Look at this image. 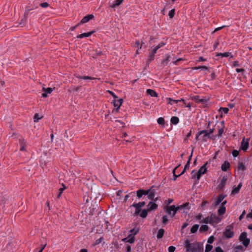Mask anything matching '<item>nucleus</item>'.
Wrapping results in <instances>:
<instances>
[{"mask_svg":"<svg viewBox=\"0 0 252 252\" xmlns=\"http://www.w3.org/2000/svg\"><path fill=\"white\" fill-rule=\"evenodd\" d=\"M184 245L187 252H202L203 250V245L200 243H190L189 241L187 240Z\"/></svg>","mask_w":252,"mask_h":252,"instance_id":"1","label":"nucleus"},{"mask_svg":"<svg viewBox=\"0 0 252 252\" xmlns=\"http://www.w3.org/2000/svg\"><path fill=\"white\" fill-rule=\"evenodd\" d=\"M164 210L166 213L170 217H174L177 211L179 210V207H176L174 205L166 206L164 207Z\"/></svg>","mask_w":252,"mask_h":252,"instance_id":"2","label":"nucleus"},{"mask_svg":"<svg viewBox=\"0 0 252 252\" xmlns=\"http://www.w3.org/2000/svg\"><path fill=\"white\" fill-rule=\"evenodd\" d=\"M208 162H206L203 166H202L198 170L197 172H196L195 170H192L191 172V176L194 177V173L196 174V178L198 180L200 179V177L202 175L204 174L207 172V168L206 165H207Z\"/></svg>","mask_w":252,"mask_h":252,"instance_id":"3","label":"nucleus"},{"mask_svg":"<svg viewBox=\"0 0 252 252\" xmlns=\"http://www.w3.org/2000/svg\"><path fill=\"white\" fill-rule=\"evenodd\" d=\"M239 240L242 242L245 247H247L250 243V239L247 238V233L246 232H243L240 234Z\"/></svg>","mask_w":252,"mask_h":252,"instance_id":"4","label":"nucleus"},{"mask_svg":"<svg viewBox=\"0 0 252 252\" xmlns=\"http://www.w3.org/2000/svg\"><path fill=\"white\" fill-rule=\"evenodd\" d=\"M145 205V202L142 201L138 203H134L131 206L135 208L134 215L137 216L141 211V208L144 206Z\"/></svg>","mask_w":252,"mask_h":252,"instance_id":"5","label":"nucleus"},{"mask_svg":"<svg viewBox=\"0 0 252 252\" xmlns=\"http://www.w3.org/2000/svg\"><path fill=\"white\" fill-rule=\"evenodd\" d=\"M32 9V8H31L29 7H27L26 8L25 11L24 13V18L21 19V22L19 23V26L22 27L25 25L26 21H27L28 16L30 13V12Z\"/></svg>","mask_w":252,"mask_h":252,"instance_id":"6","label":"nucleus"},{"mask_svg":"<svg viewBox=\"0 0 252 252\" xmlns=\"http://www.w3.org/2000/svg\"><path fill=\"white\" fill-rule=\"evenodd\" d=\"M223 235L227 238H232L234 235L233 227L231 226H227L223 232Z\"/></svg>","mask_w":252,"mask_h":252,"instance_id":"7","label":"nucleus"},{"mask_svg":"<svg viewBox=\"0 0 252 252\" xmlns=\"http://www.w3.org/2000/svg\"><path fill=\"white\" fill-rule=\"evenodd\" d=\"M211 224H217L221 221V218L216 214L212 213L210 215Z\"/></svg>","mask_w":252,"mask_h":252,"instance_id":"8","label":"nucleus"},{"mask_svg":"<svg viewBox=\"0 0 252 252\" xmlns=\"http://www.w3.org/2000/svg\"><path fill=\"white\" fill-rule=\"evenodd\" d=\"M19 144L20 146V151H26L27 147V142L22 137L20 136L18 139Z\"/></svg>","mask_w":252,"mask_h":252,"instance_id":"9","label":"nucleus"},{"mask_svg":"<svg viewBox=\"0 0 252 252\" xmlns=\"http://www.w3.org/2000/svg\"><path fill=\"white\" fill-rule=\"evenodd\" d=\"M146 191H148L149 192L148 193V198L151 200H154L155 197L156 191L154 189H153V187H152L148 189H146Z\"/></svg>","mask_w":252,"mask_h":252,"instance_id":"10","label":"nucleus"},{"mask_svg":"<svg viewBox=\"0 0 252 252\" xmlns=\"http://www.w3.org/2000/svg\"><path fill=\"white\" fill-rule=\"evenodd\" d=\"M191 100H194L196 103H204L207 102V99L205 98H200L199 95H194L191 97Z\"/></svg>","mask_w":252,"mask_h":252,"instance_id":"11","label":"nucleus"},{"mask_svg":"<svg viewBox=\"0 0 252 252\" xmlns=\"http://www.w3.org/2000/svg\"><path fill=\"white\" fill-rule=\"evenodd\" d=\"M225 197H226V195H224L221 194H219L218 196V197L216 198V199L215 200V201H214V202L213 204V205L214 206H217L219 205Z\"/></svg>","mask_w":252,"mask_h":252,"instance_id":"12","label":"nucleus"},{"mask_svg":"<svg viewBox=\"0 0 252 252\" xmlns=\"http://www.w3.org/2000/svg\"><path fill=\"white\" fill-rule=\"evenodd\" d=\"M227 180V178L225 176H223L222 178L220 183L218 186V189L219 190H221L223 189L224 186H225Z\"/></svg>","mask_w":252,"mask_h":252,"instance_id":"13","label":"nucleus"},{"mask_svg":"<svg viewBox=\"0 0 252 252\" xmlns=\"http://www.w3.org/2000/svg\"><path fill=\"white\" fill-rule=\"evenodd\" d=\"M249 139H247V141H245V138H244L241 142V149L244 151H246L249 147Z\"/></svg>","mask_w":252,"mask_h":252,"instance_id":"14","label":"nucleus"},{"mask_svg":"<svg viewBox=\"0 0 252 252\" xmlns=\"http://www.w3.org/2000/svg\"><path fill=\"white\" fill-rule=\"evenodd\" d=\"M149 192L146 190L140 189L136 191L137 196L138 199H140L143 195H146Z\"/></svg>","mask_w":252,"mask_h":252,"instance_id":"15","label":"nucleus"},{"mask_svg":"<svg viewBox=\"0 0 252 252\" xmlns=\"http://www.w3.org/2000/svg\"><path fill=\"white\" fill-rule=\"evenodd\" d=\"M94 15L92 14L87 15L84 17L81 21L80 22L79 24H85L88 22H89L91 19H93L94 18Z\"/></svg>","mask_w":252,"mask_h":252,"instance_id":"16","label":"nucleus"},{"mask_svg":"<svg viewBox=\"0 0 252 252\" xmlns=\"http://www.w3.org/2000/svg\"><path fill=\"white\" fill-rule=\"evenodd\" d=\"M123 102V99L122 98H119V99L114 100L113 105L115 107L117 108V110H118L120 108Z\"/></svg>","mask_w":252,"mask_h":252,"instance_id":"17","label":"nucleus"},{"mask_svg":"<svg viewBox=\"0 0 252 252\" xmlns=\"http://www.w3.org/2000/svg\"><path fill=\"white\" fill-rule=\"evenodd\" d=\"M147 210L148 211H151L152 210H155L157 208H158V205L152 202V201H150L148 205H147Z\"/></svg>","mask_w":252,"mask_h":252,"instance_id":"18","label":"nucleus"},{"mask_svg":"<svg viewBox=\"0 0 252 252\" xmlns=\"http://www.w3.org/2000/svg\"><path fill=\"white\" fill-rule=\"evenodd\" d=\"M94 32L92 31L91 32H85L83 33H81L77 36L76 38H83L84 37H87L90 36Z\"/></svg>","mask_w":252,"mask_h":252,"instance_id":"19","label":"nucleus"},{"mask_svg":"<svg viewBox=\"0 0 252 252\" xmlns=\"http://www.w3.org/2000/svg\"><path fill=\"white\" fill-rule=\"evenodd\" d=\"M124 1V0H115L113 2L110 4V6L111 8H115L119 5H120Z\"/></svg>","mask_w":252,"mask_h":252,"instance_id":"20","label":"nucleus"},{"mask_svg":"<svg viewBox=\"0 0 252 252\" xmlns=\"http://www.w3.org/2000/svg\"><path fill=\"white\" fill-rule=\"evenodd\" d=\"M167 99L168 100V103L171 105H173V103H171V101H174L176 103H178L179 102H183L185 104H186L185 100L183 98L179 100H175L171 98H167Z\"/></svg>","mask_w":252,"mask_h":252,"instance_id":"21","label":"nucleus"},{"mask_svg":"<svg viewBox=\"0 0 252 252\" xmlns=\"http://www.w3.org/2000/svg\"><path fill=\"white\" fill-rule=\"evenodd\" d=\"M146 93L148 94L151 95L152 97H158V94L157 92L152 89H147L146 91Z\"/></svg>","mask_w":252,"mask_h":252,"instance_id":"22","label":"nucleus"},{"mask_svg":"<svg viewBox=\"0 0 252 252\" xmlns=\"http://www.w3.org/2000/svg\"><path fill=\"white\" fill-rule=\"evenodd\" d=\"M230 167V163L228 161H224L221 165V168L223 171H226Z\"/></svg>","mask_w":252,"mask_h":252,"instance_id":"23","label":"nucleus"},{"mask_svg":"<svg viewBox=\"0 0 252 252\" xmlns=\"http://www.w3.org/2000/svg\"><path fill=\"white\" fill-rule=\"evenodd\" d=\"M241 187H242V183H240L237 187H235L233 188V189L231 191V194H235L238 193L240 191V189Z\"/></svg>","mask_w":252,"mask_h":252,"instance_id":"24","label":"nucleus"},{"mask_svg":"<svg viewBox=\"0 0 252 252\" xmlns=\"http://www.w3.org/2000/svg\"><path fill=\"white\" fill-rule=\"evenodd\" d=\"M217 56H221V57H230L231 58H232L233 56L231 55V53L229 52H224V53H218L217 55Z\"/></svg>","mask_w":252,"mask_h":252,"instance_id":"25","label":"nucleus"},{"mask_svg":"<svg viewBox=\"0 0 252 252\" xmlns=\"http://www.w3.org/2000/svg\"><path fill=\"white\" fill-rule=\"evenodd\" d=\"M170 122L171 124L176 125L179 122V119L176 116H173L171 118Z\"/></svg>","mask_w":252,"mask_h":252,"instance_id":"26","label":"nucleus"},{"mask_svg":"<svg viewBox=\"0 0 252 252\" xmlns=\"http://www.w3.org/2000/svg\"><path fill=\"white\" fill-rule=\"evenodd\" d=\"M164 230L163 229H162V228L159 229L158 230V234L157 235V238L161 239V238H162L163 236V235H164Z\"/></svg>","mask_w":252,"mask_h":252,"instance_id":"27","label":"nucleus"},{"mask_svg":"<svg viewBox=\"0 0 252 252\" xmlns=\"http://www.w3.org/2000/svg\"><path fill=\"white\" fill-rule=\"evenodd\" d=\"M226 211V208L225 206H220L218 209V212L220 215H222L225 214Z\"/></svg>","mask_w":252,"mask_h":252,"instance_id":"28","label":"nucleus"},{"mask_svg":"<svg viewBox=\"0 0 252 252\" xmlns=\"http://www.w3.org/2000/svg\"><path fill=\"white\" fill-rule=\"evenodd\" d=\"M148 210H147L146 209H143L142 210L140 213L139 214V216L142 218H146L147 216V215H148Z\"/></svg>","mask_w":252,"mask_h":252,"instance_id":"29","label":"nucleus"},{"mask_svg":"<svg viewBox=\"0 0 252 252\" xmlns=\"http://www.w3.org/2000/svg\"><path fill=\"white\" fill-rule=\"evenodd\" d=\"M202 134H204V136H209V133H207L206 130H203L199 131L196 134V138L197 139L198 136Z\"/></svg>","mask_w":252,"mask_h":252,"instance_id":"30","label":"nucleus"},{"mask_svg":"<svg viewBox=\"0 0 252 252\" xmlns=\"http://www.w3.org/2000/svg\"><path fill=\"white\" fill-rule=\"evenodd\" d=\"M221 126H222V127L221 128H220L219 130V132H218V136L219 137H220L221 136L222 133H223L224 132V129H223V127H224V121H222L221 122Z\"/></svg>","mask_w":252,"mask_h":252,"instance_id":"31","label":"nucleus"},{"mask_svg":"<svg viewBox=\"0 0 252 252\" xmlns=\"http://www.w3.org/2000/svg\"><path fill=\"white\" fill-rule=\"evenodd\" d=\"M238 168L239 170L244 171L246 169L245 165L242 162H239L238 163Z\"/></svg>","mask_w":252,"mask_h":252,"instance_id":"32","label":"nucleus"},{"mask_svg":"<svg viewBox=\"0 0 252 252\" xmlns=\"http://www.w3.org/2000/svg\"><path fill=\"white\" fill-rule=\"evenodd\" d=\"M199 228V225L198 224H194L193 225L192 227L190 229V232L191 233H195L198 229Z\"/></svg>","mask_w":252,"mask_h":252,"instance_id":"33","label":"nucleus"},{"mask_svg":"<svg viewBox=\"0 0 252 252\" xmlns=\"http://www.w3.org/2000/svg\"><path fill=\"white\" fill-rule=\"evenodd\" d=\"M201 222L206 224L209 223L211 224V216H210L206 217L201 221Z\"/></svg>","mask_w":252,"mask_h":252,"instance_id":"34","label":"nucleus"},{"mask_svg":"<svg viewBox=\"0 0 252 252\" xmlns=\"http://www.w3.org/2000/svg\"><path fill=\"white\" fill-rule=\"evenodd\" d=\"M208 229H209V227H208V225H202L200 227L199 231L200 232H203L207 231H208Z\"/></svg>","mask_w":252,"mask_h":252,"instance_id":"35","label":"nucleus"},{"mask_svg":"<svg viewBox=\"0 0 252 252\" xmlns=\"http://www.w3.org/2000/svg\"><path fill=\"white\" fill-rule=\"evenodd\" d=\"M178 167H179V166H178L176 167L175 168V169H174L173 170V177H174V178H173V180H174V181H175V180L177 179V178L178 177H180V176H181V174H179V175H177L176 174V173H175V172H176V170L177 169V168H178Z\"/></svg>","mask_w":252,"mask_h":252,"instance_id":"36","label":"nucleus"},{"mask_svg":"<svg viewBox=\"0 0 252 252\" xmlns=\"http://www.w3.org/2000/svg\"><path fill=\"white\" fill-rule=\"evenodd\" d=\"M157 122L160 125H164L165 124V120L162 117L158 118Z\"/></svg>","mask_w":252,"mask_h":252,"instance_id":"37","label":"nucleus"},{"mask_svg":"<svg viewBox=\"0 0 252 252\" xmlns=\"http://www.w3.org/2000/svg\"><path fill=\"white\" fill-rule=\"evenodd\" d=\"M193 69H194V70L202 69V70H206L208 69V67L206 66H195V67H193Z\"/></svg>","mask_w":252,"mask_h":252,"instance_id":"38","label":"nucleus"},{"mask_svg":"<svg viewBox=\"0 0 252 252\" xmlns=\"http://www.w3.org/2000/svg\"><path fill=\"white\" fill-rule=\"evenodd\" d=\"M175 13V9H172L171 10H170L169 12V13H168V15L169 16V18L170 19L173 18L174 17V16Z\"/></svg>","mask_w":252,"mask_h":252,"instance_id":"39","label":"nucleus"},{"mask_svg":"<svg viewBox=\"0 0 252 252\" xmlns=\"http://www.w3.org/2000/svg\"><path fill=\"white\" fill-rule=\"evenodd\" d=\"M213 249V246L210 244H207L205 247V252H210Z\"/></svg>","mask_w":252,"mask_h":252,"instance_id":"40","label":"nucleus"},{"mask_svg":"<svg viewBox=\"0 0 252 252\" xmlns=\"http://www.w3.org/2000/svg\"><path fill=\"white\" fill-rule=\"evenodd\" d=\"M43 91L44 92H45V93H46L47 94H50L52 93V92H53V89L52 88H48L47 89L45 88H43L42 89Z\"/></svg>","mask_w":252,"mask_h":252,"instance_id":"41","label":"nucleus"},{"mask_svg":"<svg viewBox=\"0 0 252 252\" xmlns=\"http://www.w3.org/2000/svg\"><path fill=\"white\" fill-rule=\"evenodd\" d=\"M130 234H133V236L136 235L139 232L138 229L133 228L130 230Z\"/></svg>","mask_w":252,"mask_h":252,"instance_id":"42","label":"nucleus"},{"mask_svg":"<svg viewBox=\"0 0 252 252\" xmlns=\"http://www.w3.org/2000/svg\"><path fill=\"white\" fill-rule=\"evenodd\" d=\"M155 54H152L151 52H150L149 56H148V61L151 62L152 61H153L155 58Z\"/></svg>","mask_w":252,"mask_h":252,"instance_id":"43","label":"nucleus"},{"mask_svg":"<svg viewBox=\"0 0 252 252\" xmlns=\"http://www.w3.org/2000/svg\"><path fill=\"white\" fill-rule=\"evenodd\" d=\"M234 248L235 250L242 251L243 252L245 251L243 246H242V245H237L236 246H234Z\"/></svg>","mask_w":252,"mask_h":252,"instance_id":"44","label":"nucleus"},{"mask_svg":"<svg viewBox=\"0 0 252 252\" xmlns=\"http://www.w3.org/2000/svg\"><path fill=\"white\" fill-rule=\"evenodd\" d=\"M42 118V117H39L38 114L36 113L34 116V122H37L40 119Z\"/></svg>","mask_w":252,"mask_h":252,"instance_id":"45","label":"nucleus"},{"mask_svg":"<svg viewBox=\"0 0 252 252\" xmlns=\"http://www.w3.org/2000/svg\"><path fill=\"white\" fill-rule=\"evenodd\" d=\"M135 241V237L134 236H131L129 238H128L127 242L130 244H132Z\"/></svg>","mask_w":252,"mask_h":252,"instance_id":"46","label":"nucleus"},{"mask_svg":"<svg viewBox=\"0 0 252 252\" xmlns=\"http://www.w3.org/2000/svg\"><path fill=\"white\" fill-rule=\"evenodd\" d=\"M168 221L166 216H163L162 218V222L163 224H166Z\"/></svg>","mask_w":252,"mask_h":252,"instance_id":"47","label":"nucleus"},{"mask_svg":"<svg viewBox=\"0 0 252 252\" xmlns=\"http://www.w3.org/2000/svg\"><path fill=\"white\" fill-rule=\"evenodd\" d=\"M220 111H222L224 114H226L229 111V109L227 107H220Z\"/></svg>","mask_w":252,"mask_h":252,"instance_id":"48","label":"nucleus"},{"mask_svg":"<svg viewBox=\"0 0 252 252\" xmlns=\"http://www.w3.org/2000/svg\"><path fill=\"white\" fill-rule=\"evenodd\" d=\"M96 79V78H95L89 76H83L81 77V79H84V80H86V79L94 80Z\"/></svg>","mask_w":252,"mask_h":252,"instance_id":"49","label":"nucleus"},{"mask_svg":"<svg viewBox=\"0 0 252 252\" xmlns=\"http://www.w3.org/2000/svg\"><path fill=\"white\" fill-rule=\"evenodd\" d=\"M169 61V57L168 56L165 59H164L162 62V63L164 65H166L167 64L168 62Z\"/></svg>","mask_w":252,"mask_h":252,"instance_id":"50","label":"nucleus"},{"mask_svg":"<svg viewBox=\"0 0 252 252\" xmlns=\"http://www.w3.org/2000/svg\"><path fill=\"white\" fill-rule=\"evenodd\" d=\"M214 241V237L213 236H210L207 241L208 243L209 244H212L213 243Z\"/></svg>","mask_w":252,"mask_h":252,"instance_id":"51","label":"nucleus"},{"mask_svg":"<svg viewBox=\"0 0 252 252\" xmlns=\"http://www.w3.org/2000/svg\"><path fill=\"white\" fill-rule=\"evenodd\" d=\"M40 6H41L43 8H46L48 6H49V4L47 2H44L41 3L40 4Z\"/></svg>","mask_w":252,"mask_h":252,"instance_id":"52","label":"nucleus"},{"mask_svg":"<svg viewBox=\"0 0 252 252\" xmlns=\"http://www.w3.org/2000/svg\"><path fill=\"white\" fill-rule=\"evenodd\" d=\"M176 250V248L173 246H171L168 248V252H174Z\"/></svg>","mask_w":252,"mask_h":252,"instance_id":"53","label":"nucleus"},{"mask_svg":"<svg viewBox=\"0 0 252 252\" xmlns=\"http://www.w3.org/2000/svg\"><path fill=\"white\" fill-rule=\"evenodd\" d=\"M165 45V43L163 42H161L158 45L156 46V47L159 49V48H161L162 47L164 46Z\"/></svg>","mask_w":252,"mask_h":252,"instance_id":"54","label":"nucleus"},{"mask_svg":"<svg viewBox=\"0 0 252 252\" xmlns=\"http://www.w3.org/2000/svg\"><path fill=\"white\" fill-rule=\"evenodd\" d=\"M232 155L234 157H237L239 155V152L236 150L232 151Z\"/></svg>","mask_w":252,"mask_h":252,"instance_id":"55","label":"nucleus"},{"mask_svg":"<svg viewBox=\"0 0 252 252\" xmlns=\"http://www.w3.org/2000/svg\"><path fill=\"white\" fill-rule=\"evenodd\" d=\"M188 203H185L181 205L178 206V207H179V210L182 209L183 208H186L187 206H188Z\"/></svg>","mask_w":252,"mask_h":252,"instance_id":"56","label":"nucleus"},{"mask_svg":"<svg viewBox=\"0 0 252 252\" xmlns=\"http://www.w3.org/2000/svg\"><path fill=\"white\" fill-rule=\"evenodd\" d=\"M102 240H103V237H100V238L97 239L95 241V245L99 244L102 242Z\"/></svg>","mask_w":252,"mask_h":252,"instance_id":"57","label":"nucleus"},{"mask_svg":"<svg viewBox=\"0 0 252 252\" xmlns=\"http://www.w3.org/2000/svg\"><path fill=\"white\" fill-rule=\"evenodd\" d=\"M246 211L245 210H244L242 212V213L241 214V215L239 217V220H242L243 219V218H244V216L246 215Z\"/></svg>","mask_w":252,"mask_h":252,"instance_id":"58","label":"nucleus"},{"mask_svg":"<svg viewBox=\"0 0 252 252\" xmlns=\"http://www.w3.org/2000/svg\"><path fill=\"white\" fill-rule=\"evenodd\" d=\"M189 165H190L189 161H188V162H187L186 164L185 165L184 169L185 170H186L187 169H189Z\"/></svg>","mask_w":252,"mask_h":252,"instance_id":"59","label":"nucleus"},{"mask_svg":"<svg viewBox=\"0 0 252 252\" xmlns=\"http://www.w3.org/2000/svg\"><path fill=\"white\" fill-rule=\"evenodd\" d=\"M216 252H223V250L220 247H217L215 249Z\"/></svg>","mask_w":252,"mask_h":252,"instance_id":"60","label":"nucleus"},{"mask_svg":"<svg viewBox=\"0 0 252 252\" xmlns=\"http://www.w3.org/2000/svg\"><path fill=\"white\" fill-rule=\"evenodd\" d=\"M233 65L235 67L239 66H240L239 62L238 61H235L233 62Z\"/></svg>","mask_w":252,"mask_h":252,"instance_id":"61","label":"nucleus"},{"mask_svg":"<svg viewBox=\"0 0 252 252\" xmlns=\"http://www.w3.org/2000/svg\"><path fill=\"white\" fill-rule=\"evenodd\" d=\"M158 50V49L156 47H155L151 51H150V52L155 55V54L157 53Z\"/></svg>","mask_w":252,"mask_h":252,"instance_id":"62","label":"nucleus"},{"mask_svg":"<svg viewBox=\"0 0 252 252\" xmlns=\"http://www.w3.org/2000/svg\"><path fill=\"white\" fill-rule=\"evenodd\" d=\"M80 24L78 23V24H77L76 25H75V26H73V27H70V30L71 31H74L76 28L77 27L80 25Z\"/></svg>","mask_w":252,"mask_h":252,"instance_id":"63","label":"nucleus"},{"mask_svg":"<svg viewBox=\"0 0 252 252\" xmlns=\"http://www.w3.org/2000/svg\"><path fill=\"white\" fill-rule=\"evenodd\" d=\"M11 137L14 139H16L18 138L19 137V136L18 135V134L13 133L11 135Z\"/></svg>","mask_w":252,"mask_h":252,"instance_id":"64","label":"nucleus"}]
</instances>
